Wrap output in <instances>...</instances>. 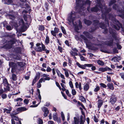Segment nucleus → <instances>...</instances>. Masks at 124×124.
Masks as SVG:
<instances>
[{"mask_svg": "<svg viewBox=\"0 0 124 124\" xmlns=\"http://www.w3.org/2000/svg\"><path fill=\"white\" fill-rule=\"evenodd\" d=\"M76 13H75L74 11H72L70 14L68 15L67 18V20L69 22L71 23H72L75 27V30L77 31L79 29H81L82 27L81 22L79 21V25L78 26L77 25L78 23V22L76 21L75 23H74V21L75 20L76 15Z\"/></svg>", "mask_w": 124, "mask_h": 124, "instance_id": "nucleus-1", "label": "nucleus"}, {"mask_svg": "<svg viewBox=\"0 0 124 124\" xmlns=\"http://www.w3.org/2000/svg\"><path fill=\"white\" fill-rule=\"evenodd\" d=\"M76 2L77 4L76 10H77V9L79 8L80 10L79 12L81 15H83L81 13V12L86 9L87 4L90 6V1L89 0H87L85 4H84V2L82 0H76Z\"/></svg>", "mask_w": 124, "mask_h": 124, "instance_id": "nucleus-2", "label": "nucleus"}, {"mask_svg": "<svg viewBox=\"0 0 124 124\" xmlns=\"http://www.w3.org/2000/svg\"><path fill=\"white\" fill-rule=\"evenodd\" d=\"M17 64L18 65L15 63L12 62H9V66L12 67L11 72L12 73H13L17 70H18L19 71L20 70V68L23 67L24 65L23 62H17Z\"/></svg>", "mask_w": 124, "mask_h": 124, "instance_id": "nucleus-3", "label": "nucleus"}, {"mask_svg": "<svg viewBox=\"0 0 124 124\" xmlns=\"http://www.w3.org/2000/svg\"><path fill=\"white\" fill-rule=\"evenodd\" d=\"M35 50L36 51L39 52L45 51L47 54L49 53L50 52L49 50L46 48L45 46L42 43H38L36 44Z\"/></svg>", "mask_w": 124, "mask_h": 124, "instance_id": "nucleus-4", "label": "nucleus"}, {"mask_svg": "<svg viewBox=\"0 0 124 124\" xmlns=\"http://www.w3.org/2000/svg\"><path fill=\"white\" fill-rule=\"evenodd\" d=\"M19 41L17 40L16 39H13L12 40L7 42V44L5 45V46L7 48H10L12 47V45L14 44L15 43Z\"/></svg>", "mask_w": 124, "mask_h": 124, "instance_id": "nucleus-5", "label": "nucleus"}, {"mask_svg": "<svg viewBox=\"0 0 124 124\" xmlns=\"http://www.w3.org/2000/svg\"><path fill=\"white\" fill-rule=\"evenodd\" d=\"M113 8L117 10L118 13H121L122 14V15L123 16V17H122V16L121 15H120L121 17L122 18H124V8L123 7L122 8V9H120L119 8V7L116 5L115 4L113 7Z\"/></svg>", "mask_w": 124, "mask_h": 124, "instance_id": "nucleus-6", "label": "nucleus"}, {"mask_svg": "<svg viewBox=\"0 0 124 124\" xmlns=\"http://www.w3.org/2000/svg\"><path fill=\"white\" fill-rule=\"evenodd\" d=\"M80 36L81 38L85 40V42L86 45L87 46L90 47H92V46L91 45H92V43H91V42L92 41V40L91 39L90 40V41L89 42L87 40V39L83 35H80Z\"/></svg>", "mask_w": 124, "mask_h": 124, "instance_id": "nucleus-7", "label": "nucleus"}, {"mask_svg": "<svg viewBox=\"0 0 124 124\" xmlns=\"http://www.w3.org/2000/svg\"><path fill=\"white\" fill-rule=\"evenodd\" d=\"M117 97L115 95H112L111 96L110 99V102L112 105H114L117 101Z\"/></svg>", "mask_w": 124, "mask_h": 124, "instance_id": "nucleus-8", "label": "nucleus"}, {"mask_svg": "<svg viewBox=\"0 0 124 124\" xmlns=\"http://www.w3.org/2000/svg\"><path fill=\"white\" fill-rule=\"evenodd\" d=\"M98 70L102 72H104L107 71H111L112 70V69L108 67H107L104 68L102 67L99 68L98 69Z\"/></svg>", "mask_w": 124, "mask_h": 124, "instance_id": "nucleus-9", "label": "nucleus"}, {"mask_svg": "<svg viewBox=\"0 0 124 124\" xmlns=\"http://www.w3.org/2000/svg\"><path fill=\"white\" fill-rule=\"evenodd\" d=\"M113 39L111 38L109 41H107L106 42V44L109 46H115L116 45L115 42H113Z\"/></svg>", "mask_w": 124, "mask_h": 124, "instance_id": "nucleus-10", "label": "nucleus"}, {"mask_svg": "<svg viewBox=\"0 0 124 124\" xmlns=\"http://www.w3.org/2000/svg\"><path fill=\"white\" fill-rule=\"evenodd\" d=\"M19 22V25L20 26L21 29L24 28L26 27V24L24 23L23 20V19H20Z\"/></svg>", "mask_w": 124, "mask_h": 124, "instance_id": "nucleus-11", "label": "nucleus"}, {"mask_svg": "<svg viewBox=\"0 0 124 124\" xmlns=\"http://www.w3.org/2000/svg\"><path fill=\"white\" fill-rule=\"evenodd\" d=\"M59 30L56 27H55L54 28V31H51V33L52 35L54 37L56 36V33L59 32Z\"/></svg>", "mask_w": 124, "mask_h": 124, "instance_id": "nucleus-12", "label": "nucleus"}, {"mask_svg": "<svg viewBox=\"0 0 124 124\" xmlns=\"http://www.w3.org/2000/svg\"><path fill=\"white\" fill-rule=\"evenodd\" d=\"M121 58L119 56H117V57H115L112 58L111 59L112 61H113L114 62H118L121 59Z\"/></svg>", "mask_w": 124, "mask_h": 124, "instance_id": "nucleus-13", "label": "nucleus"}, {"mask_svg": "<svg viewBox=\"0 0 124 124\" xmlns=\"http://www.w3.org/2000/svg\"><path fill=\"white\" fill-rule=\"evenodd\" d=\"M97 102V107L99 109L103 104V101L101 99H99L98 100Z\"/></svg>", "mask_w": 124, "mask_h": 124, "instance_id": "nucleus-14", "label": "nucleus"}, {"mask_svg": "<svg viewBox=\"0 0 124 124\" xmlns=\"http://www.w3.org/2000/svg\"><path fill=\"white\" fill-rule=\"evenodd\" d=\"M42 109L44 112V116L45 117H46L48 113V110L47 108L45 107H43L42 108Z\"/></svg>", "mask_w": 124, "mask_h": 124, "instance_id": "nucleus-15", "label": "nucleus"}, {"mask_svg": "<svg viewBox=\"0 0 124 124\" xmlns=\"http://www.w3.org/2000/svg\"><path fill=\"white\" fill-rule=\"evenodd\" d=\"M17 114V113H15V111H13L12 114H11V117L12 118V119H14L18 121H18L19 120H18V119L17 117L16 116L14 115H16Z\"/></svg>", "mask_w": 124, "mask_h": 124, "instance_id": "nucleus-16", "label": "nucleus"}, {"mask_svg": "<svg viewBox=\"0 0 124 124\" xmlns=\"http://www.w3.org/2000/svg\"><path fill=\"white\" fill-rule=\"evenodd\" d=\"M83 33L89 39H92L93 38L92 36L91 35H90L89 33L87 31H84L83 32Z\"/></svg>", "mask_w": 124, "mask_h": 124, "instance_id": "nucleus-17", "label": "nucleus"}, {"mask_svg": "<svg viewBox=\"0 0 124 124\" xmlns=\"http://www.w3.org/2000/svg\"><path fill=\"white\" fill-rule=\"evenodd\" d=\"M27 110V109L25 107H21L18 108L16 109L17 111L21 112Z\"/></svg>", "mask_w": 124, "mask_h": 124, "instance_id": "nucleus-18", "label": "nucleus"}, {"mask_svg": "<svg viewBox=\"0 0 124 124\" xmlns=\"http://www.w3.org/2000/svg\"><path fill=\"white\" fill-rule=\"evenodd\" d=\"M74 120L72 123V124H79V119H78L77 118L74 117Z\"/></svg>", "mask_w": 124, "mask_h": 124, "instance_id": "nucleus-19", "label": "nucleus"}, {"mask_svg": "<svg viewBox=\"0 0 124 124\" xmlns=\"http://www.w3.org/2000/svg\"><path fill=\"white\" fill-rule=\"evenodd\" d=\"M63 70L65 71L64 74L65 76L67 78H68L69 77V72L70 71L68 69H66L65 68H63Z\"/></svg>", "mask_w": 124, "mask_h": 124, "instance_id": "nucleus-20", "label": "nucleus"}, {"mask_svg": "<svg viewBox=\"0 0 124 124\" xmlns=\"http://www.w3.org/2000/svg\"><path fill=\"white\" fill-rule=\"evenodd\" d=\"M39 75L40 73H39V76H38V75L36 76L34 79L33 80L32 82V85H33L35 83L37 80H38L39 78Z\"/></svg>", "mask_w": 124, "mask_h": 124, "instance_id": "nucleus-21", "label": "nucleus"}, {"mask_svg": "<svg viewBox=\"0 0 124 124\" xmlns=\"http://www.w3.org/2000/svg\"><path fill=\"white\" fill-rule=\"evenodd\" d=\"M75 87L77 88H78L80 90L82 89L81 84L80 83L78 84V82H76L75 83Z\"/></svg>", "mask_w": 124, "mask_h": 124, "instance_id": "nucleus-22", "label": "nucleus"}, {"mask_svg": "<svg viewBox=\"0 0 124 124\" xmlns=\"http://www.w3.org/2000/svg\"><path fill=\"white\" fill-rule=\"evenodd\" d=\"M107 86L109 89L113 90L114 89L113 85L112 83H108L107 84Z\"/></svg>", "mask_w": 124, "mask_h": 124, "instance_id": "nucleus-23", "label": "nucleus"}, {"mask_svg": "<svg viewBox=\"0 0 124 124\" xmlns=\"http://www.w3.org/2000/svg\"><path fill=\"white\" fill-rule=\"evenodd\" d=\"M49 76V75L46 74H44L42 75V76L43 77H46V78H44L46 80H49L50 79V78L48 77Z\"/></svg>", "mask_w": 124, "mask_h": 124, "instance_id": "nucleus-24", "label": "nucleus"}, {"mask_svg": "<svg viewBox=\"0 0 124 124\" xmlns=\"http://www.w3.org/2000/svg\"><path fill=\"white\" fill-rule=\"evenodd\" d=\"M89 88V85L88 84H87L84 85L83 89L85 91H87L88 90Z\"/></svg>", "mask_w": 124, "mask_h": 124, "instance_id": "nucleus-25", "label": "nucleus"}, {"mask_svg": "<svg viewBox=\"0 0 124 124\" xmlns=\"http://www.w3.org/2000/svg\"><path fill=\"white\" fill-rule=\"evenodd\" d=\"M97 63L99 65L101 66L103 65L104 64V63L103 62L100 60H98Z\"/></svg>", "mask_w": 124, "mask_h": 124, "instance_id": "nucleus-26", "label": "nucleus"}, {"mask_svg": "<svg viewBox=\"0 0 124 124\" xmlns=\"http://www.w3.org/2000/svg\"><path fill=\"white\" fill-rule=\"evenodd\" d=\"M84 21L85 24L88 25L91 24L92 23L90 21L85 19H84Z\"/></svg>", "mask_w": 124, "mask_h": 124, "instance_id": "nucleus-27", "label": "nucleus"}, {"mask_svg": "<svg viewBox=\"0 0 124 124\" xmlns=\"http://www.w3.org/2000/svg\"><path fill=\"white\" fill-rule=\"evenodd\" d=\"M70 55L72 56H75L77 55H78L77 53L75 52H74L72 51H71L70 52Z\"/></svg>", "mask_w": 124, "mask_h": 124, "instance_id": "nucleus-28", "label": "nucleus"}, {"mask_svg": "<svg viewBox=\"0 0 124 124\" xmlns=\"http://www.w3.org/2000/svg\"><path fill=\"white\" fill-rule=\"evenodd\" d=\"M96 87L94 89V91L95 92H96L99 91L100 89V87L98 85H96Z\"/></svg>", "mask_w": 124, "mask_h": 124, "instance_id": "nucleus-29", "label": "nucleus"}, {"mask_svg": "<svg viewBox=\"0 0 124 124\" xmlns=\"http://www.w3.org/2000/svg\"><path fill=\"white\" fill-rule=\"evenodd\" d=\"M57 115L56 113L54 114L53 115V119L55 121H56L57 120Z\"/></svg>", "mask_w": 124, "mask_h": 124, "instance_id": "nucleus-30", "label": "nucleus"}, {"mask_svg": "<svg viewBox=\"0 0 124 124\" xmlns=\"http://www.w3.org/2000/svg\"><path fill=\"white\" fill-rule=\"evenodd\" d=\"M75 37L77 41H82V39L80 38L77 35H75Z\"/></svg>", "mask_w": 124, "mask_h": 124, "instance_id": "nucleus-31", "label": "nucleus"}, {"mask_svg": "<svg viewBox=\"0 0 124 124\" xmlns=\"http://www.w3.org/2000/svg\"><path fill=\"white\" fill-rule=\"evenodd\" d=\"M49 37L47 35L46 36L45 39V42L46 44H47L49 43Z\"/></svg>", "mask_w": 124, "mask_h": 124, "instance_id": "nucleus-32", "label": "nucleus"}, {"mask_svg": "<svg viewBox=\"0 0 124 124\" xmlns=\"http://www.w3.org/2000/svg\"><path fill=\"white\" fill-rule=\"evenodd\" d=\"M3 83L5 84V85H6L7 87L8 86V84L7 79H4L3 80Z\"/></svg>", "mask_w": 124, "mask_h": 124, "instance_id": "nucleus-33", "label": "nucleus"}, {"mask_svg": "<svg viewBox=\"0 0 124 124\" xmlns=\"http://www.w3.org/2000/svg\"><path fill=\"white\" fill-rule=\"evenodd\" d=\"M14 100L15 102H17L19 101L20 102L22 101L23 100V99L22 98H19L17 99H15Z\"/></svg>", "mask_w": 124, "mask_h": 124, "instance_id": "nucleus-34", "label": "nucleus"}, {"mask_svg": "<svg viewBox=\"0 0 124 124\" xmlns=\"http://www.w3.org/2000/svg\"><path fill=\"white\" fill-rule=\"evenodd\" d=\"M39 30L41 31H42L44 30V27L43 25H39Z\"/></svg>", "mask_w": 124, "mask_h": 124, "instance_id": "nucleus-35", "label": "nucleus"}, {"mask_svg": "<svg viewBox=\"0 0 124 124\" xmlns=\"http://www.w3.org/2000/svg\"><path fill=\"white\" fill-rule=\"evenodd\" d=\"M61 29L63 33L65 35H66V32L63 26H61Z\"/></svg>", "mask_w": 124, "mask_h": 124, "instance_id": "nucleus-36", "label": "nucleus"}, {"mask_svg": "<svg viewBox=\"0 0 124 124\" xmlns=\"http://www.w3.org/2000/svg\"><path fill=\"white\" fill-rule=\"evenodd\" d=\"M80 99L82 101L85 102L86 101V100L85 98L83 96H81L80 97Z\"/></svg>", "mask_w": 124, "mask_h": 124, "instance_id": "nucleus-37", "label": "nucleus"}, {"mask_svg": "<svg viewBox=\"0 0 124 124\" xmlns=\"http://www.w3.org/2000/svg\"><path fill=\"white\" fill-rule=\"evenodd\" d=\"M55 71L58 77L60 76L61 74H62L61 73H60V71L57 69H56Z\"/></svg>", "mask_w": 124, "mask_h": 124, "instance_id": "nucleus-38", "label": "nucleus"}, {"mask_svg": "<svg viewBox=\"0 0 124 124\" xmlns=\"http://www.w3.org/2000/svg\"><path fill=\"white\" fill-rule=\"evenodd\" d=\"M16 75L14 74H13L12 75V78L14 81H15L16 79Z\"/></svg>", "mask_w": 124, "mask_h": 124, "instance_id": "nucleus-39", "label": "nucleus"}, {"mask_svg": "<svg viewBox=\"0 0 124 124\" xmlns=\"http://www.w3.org/2000/svg\"><path fill=\"white\" fill-rule=\"evenodd\" d=\"M94 121L96 123L98 122L99 121L98 119L97 118L96 116H94Z\"/></svg>", "mask_w": 124, "mask_h": 124, "instance_id": "nucleus-40", "label": "nucleus"}, {"mask_svg": "<svg viewBox=\"0 0 124 124\" xmlns=\"http://www.w3.org/2000/svg\"><path fill=\"white\" fill-rule=\"evenodd\" d=\"M66 94L68 95L69 97H71V95L69 91L68 90H66Z\"/></svg>", "mask_w": 124, "mask_h": 124, "instance_id": "nucleus-41", "label": "nucleus"}, {"mask_svg": "<svg viewBox=\"0 0 124 124\" xmlns=\"http://www.w3.org/2000/svg\"><path fill=\"white\" fill-rule=\"evenodd\" d=\"M61 115L62 120L64 121L65 120V116L64 115L62 112H61Z\"/></svg>", "mask_w": 124, "mask_h": 124, "instance_id": "nucleus-42", "label": "nucleus"}, {"mask_svg": "<svg viewBox=\"0 0 124 124\" xmlns=\"http://www.w3.org/2000/svg\"><path fill=\"white\" fill-rule=\"evenodd\" d=\"M119 75L121 77V78L124 80V73L123 72L120 73Z\"/></svg>", "mask_w": 124, "mask_h": 124, "instance_id": "nucleus-43", "label": "nucleus"}, {"mask_svg": "<svg viewBox=\"0 0 124 124\" xmlns=\"http://www.w3.org/2000/svg\"><path fill=\"white\" fill-rule=\"evenodd\" d=\"M72 94L73 95H75L76 93V92L74 89H72Z\"/></svg>", "mask_w": 124, "mask_h": 124, "instance_id": "nucleus-44", "label": "nucleus"}, {"mask_svg": "<svg viewBox=\"0 0 124 124\" xmlns=\"http://www.w3.org/2000/svg\"><path fill=\"white\" fill-rule=\"evenodd\" d=\"M69 84L70 87L72 88H74V86L73 85L72 83V81H70L69 82Z\"/></svg>", "mask_w": 124, "mask_h": 124, "instance_id": "nucleus-45", "label": "nucleus"}, {"mask_svg": "<svg viewBox=\"0 0 124 124\" xmlns=\"http://www.w3.org/2000/svg\"><path fill=\"white\" fill-rule=\"evenodd\" d=\"M116 45L117 46V48L118 49H120L122 48V46L120 45H119L118 43H117L116 44Z\"/></svg>", "mask_w": 124, "mask_h": 124, "instance_id": "nucleus-46", "label": "nucleus"}, {"mask_svg": "<svg viewBox=\"0 0 124 124\" xmlns=\"http://www.w3.org/2000/svg\"><path fill=\"white\" fill-rule=\"evenodd\" d=\"M100 85L102 87L104 88H106L107 87L106 85L105 84L103 83H101L100 84Z\"/></svg>", "mask_w": 124, "mask_h": 124, "instance_id": "nucleus-47", "label": "nucleus"}, {"mask_svg": "<svg viewBox=\"0 0 124 124\" xmlns=\"http://www.w3.org/2000/svg\"><path fill=\"white\" fill-rule=\"evenodd\" d=\"M6 28L8 30H11L12 29L11 26L9 25H7L6 27Z\"/></svg>", "mask_w": 124, "mask_h": 124, "instance_id": "nucleus-48", "label": "nucleus"}, {"mask_svg": "<svg viewBox=\"0 0 124 124\" xmlns=\"http://www.w3.org/2000/svg\"><path fill=\"white\" fill-rule=\"evenodd\" d=\"M79 56L80 57V58L81 60L82 61H84L85 60V58L83 57L82 55L79 54Z\"/></svg>", "mask_w": 124, "mask_h": 124, "instance_id": "nucleus-49", "label": "nucleus"}, {"mask_svg": "<svg viewBox=\"0 0 124 124\" xmlns=\"http://www.w3.org/2000/svg\"><path fill=\"white\" fill-rule=\"evenodd\" d=\"M52 70V69L49 67L48 66L47 67L46 71L47 72H50Z\"/></svg>", "mask_w": 124, "mask_h": 124, "instance_id": "nucleus-50", "label": "nucleus"}, {"mask_svg": "<svg viewBox=\"0 0 124 124\" xmlns=\"http://www.w3.org/2000/svg\"><path fill=\"white\" fill-rule=\"evenodd\" d=\"M85 67H91L92 66L93 64H85Z\"/></svg>", "mask_w": 124, "mask_h": 124, "instance_id": "nucleus-51", "label": "nucleus"}, {"mask_svg": "<svg viewBox=\"0 0 124 124\" xmlns=\"http://www.w3.org/2000/svg\"><path fill=\"white\" fill-rule=\"evenodd\" d=\"M7 95L6 94H3L2 95L1 97L3 99H5L7 98Z\"/></svg>", "mask_w": 124, "mask_h": 124, "instance_id": "nucleus-52", "label": "nucleus"}, {"mask_svg": "<svg viewBox=\"0 0 124 124\" xmlns=\"http://www.w3.org/2000/svg\"><path fill=\"white\" fill-rule=\"evenodd\" d=\"M46 80L44 78H41L39 81V82L40 83H42V82H45Z\"/></svg>", "mask_w": 124, "mask_h": 124, "instance_id": "nucleus-53", "label": "nucleus"}, {"mask_svg": "<svg viewBox=\"0 0 124 124\" xmlns=\"http://www.w3.org/2000/svg\"><path fill=\"white\" fill-rule=\"evenodd\" d=\"M115 2H116V1L115 0H113L111 1L109 3V6H111L113 3Z\"/></svg>", "mask_w": 124, "mask_h": 124, "instance_id": "nucleus-54", "label": "nucleus"}, {"mask_svg": "<svg viewBox=\"0 0 124 124\" xmlns=\"http://www.w3.org/2000/svg\"><path fill=\"white\" fill-rule=\"evenodd\" d=\"M107 80L108 82H110L111 81V78L110 76H107Z\"/></svg>", "mask_w": 124, "mask_h": 124, "instance_id": "nucleus-55", "label": "nucleus"}, {"mask_svg": "<svg viewBox=\"0 0 124 124\" xmlns=\"http://www.w3.org/2000/svg\"><path fill=\"white\" fill-rule=\"evenodd\" d=\"M58 77H60L62 79H65V78L64 75L63 74H61V75H60V76H59Z\"/></svg>", "mask_w": 124, "mask_h": 124, "instance_id": "nucleus-56", "label": "nucleus"}, {"mask_svg": "<svg viewBox=\"0 0 124 124\" xmlns=\"http://www.w3.org/2000/svg\"><path fill=\"white\" fill-rule=\"evenodd\" d=\"M38 121L39 124H42L43 123L42 120L40 118H39Z\"/></svg>", "mask_w": 124, "mask_h": 124, "instance_id": "nucleus-57", "label": "nucleus"}, {"mask_svg": "<svg viewBox=\"0 0 124 124\" xmlns=\"http://www.w3.org/2000/svg\"><path fill=\"white\" fill-rule=\"evenodd\" d=\"M71 49L73 51L77 53L78 51V50L75 48L72 47Z\"/></svg>", "mask_w": 124, "mask_h": 124, "instance_id": "nucleus-58", "label": "nucleus"}, {"mask_svg": "<svg viewBox=\"0 0 124 124\" xmlns=\"http://www.w3.org/2000/svg\"><path fill=\"white\" fill-rule=\"evenodd\" d=\"M79 68L83 69H85V64L84 65H81Z\"/></svg>", "mask_w": 124, "mask_h": 124, "instance_id": "nucleus-59", "label": "nucleus"}, {"mask_svg": "<svg viewBox=\"0 0 124 124\" xmlns=\"http://www.w3.org/2000/svg\"><path fill=\"white\" fill-rule=\"evenodd\" d=\"M120 107L118 106L115 108V110L116 111H119L120 109Z\"/></svg>", "mask_w": 124, "mask_h": 124, "instance_id": "nucleus-60", "label": "nucleus"}, {"mask_svg": "<svg viewBox=\"0 0 124 124\" xmlns=\"http://www.w3.org/2000/svg\"><path fill=\"white\" fill-rule=\"evenodd\" d=\"M56 84L57 86L59 87L60 90H61V88L59 83L57 82H56Z\"/></svg>", "mask_w": 124, "mask_h": 124, "instance_id": "nucleus-61", "label": "nucleus"}, {"mask_svg": "<svg viewBox=\"0 0 124 124\" xmlns=\"http://www.w3.org/2000/svg\"><path fill=\"white\" fill-rule=\"evenodd\" d=\"M58 49L59 51L62 52V48L60 46H58Z\"/></svg>", "mask_w": 124, "mask_h": 124, "instance_id": "nucleus-62", "label": "nucleus"}, {"mask_svg": "<svg viewBox=\"0 0 124 124\" xmlns=\"http://www.w3.org/2000/svg\"><path fill=\"white\" fill-rule=\"evenodd\" d=\"M41 86V84H40V83L39 82L37 84V87L38 88H40Z\"/></svg>", "mask_w": 124, "mask_h": 124, "instance_id": "nucleus-63", "label": "nucleus"}, {"mask_svg": "<svg viewBox=\"0 0 124 124\" xmlns=\"http://www.w3.org/2000/svg\"><path fill=\"white\" fill-rule=\"evenodd\" d=\"M48 124H54V123L52 121H49L48 122Z\"/></svg>", "mask_w": 124, "mask_h": 124, "instance_id": "nucleus-64", "label": "nucleus"}]
</instances>
